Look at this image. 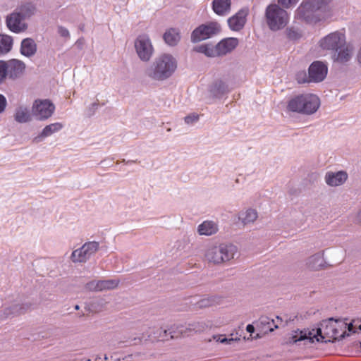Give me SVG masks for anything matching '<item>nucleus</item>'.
<instances>
[{
  "mask_svg": "<svg viewBox=\"0 0 361 361\" xmlns=\"http://www.w3.org/2000/svg\"><path fill=\"white\" fill-rule=\"evenodd\" d=\"M214 92L216 94H224L228 91L227 85L222 81L216 82L214 86Z\"/></svg>",
  "mask_w": 361,
  "mask_h": 361,
  "instance_id": "473e14b6",
  "label": "nucleus"
},
{
  "mask_svg": "<svg viewBox=\"0 0 361 361\" xmlns=\"http://www.w3.org/2000/svg\"><path fill=\"white\" fill-rule=\"evenodd\" d=\"M14 118L18 123H27L31 120V115L27 108L20 106L16 109Z\"/></svg>",
  "mask_w": 361,
  "mask_h": 361,
  "instance_id": "5701e85b",
  "label": "nucleus"
},
{
  "mask_svg": "<svg viewBox=\"0 0 361 361\" xmlns=\"http://www.w3.org/2000/svg\"><path fill=\"white\" fill-rule=\"evenodd\" d=\"M198 119L199 116L195 114H192L185 117V121L188 124L192 123L197 121Z\"/></svg>",
  "mask_w": 361,
  "mask_h": 361,
  "instance_id": "c9c22d12",
  "label": "nucleus"
},
{
  "mask_svg": "<svg viewBox=\"0 0 361 361\" xmlns=\"http://www.w3.org/2000/svg\"><path fill=\"white\" fill-rule=\"evenodd\" d=\"M25 17L20 12H14L6 18V24L13 32H20L26 30L27 25L23 21Z\"/></svg>",
  "mask_w": 361,
  "mask_h": 361,
  "instance_id": "4468645a",
  "label": "nucleus"
},
{
  "mask_svg": "<svg viewBox=\"0 0 361 361\" xmlns=\"http://www.w3.org/2000/svg\"><path fill=\"white\" fill-rule=\"evenodd\" d=\"M322 257L320 254L312 256L308 261L310 267L312 269H317L322 266Z\"/></svg>",
  "mask_w": 361,
  "mask_h": 361,
  "instance_id": "c756f323",
  "label": "nucleus"
},
{
  "mask_svg": "<svg viewBox=\"0 0 361 361\" xmlns=\"http://www.w3.org/2000/svg\"><path fill=\"white\" fill-rule=\"evenodd\" d=\"M75 309L78 310L79 309V306L78 305H75Z\"/></svg>",
  "mask_w": 361,
  "mask_h": 361,
  "instance_id": "c03bdc74",
  "label": "nucleus"
},
{
  "mask_svg": "<svg viewBox=\"0 0 361 361\" xmlns=\"http://www.w3.org/2000/svg\"><path fill=\"white\" fill-rule=\"evenodd\" d=\"M249 14L248 8H243L228 19L229 28L233 31H240L245 26Z\"/></svg>",
  "mask_w": 361,
  "mask_h": 361,
  "instance_id": "ddd939ff",
  "label": "nucleus"
},
{
  "mask_svg": "<svg viewBox=\"0 0 361 361\" xmlns=\"http://www.w3.org/2000/svg\"><path fill=\"white\" fill-rule=\"evenodd\" d=\"M7 105L6 97L0 94V114L4 111Z\"/></svg>",
  "mask_w": 361,
  "mask_h": 361,
  "instance_id": "4c0bfd02",
  "label": "nucleus"
},
{
  "mask_svg": "<svg viewBox=\"0 0 361 361\" xmlns=\"http://www.w3.org/2000/svg\"><path fill=\"white\" fill-rule=\"evenodd\" d=\"M213 301L210 298H203L197 302L199 307L203 308L212 305Z\"/></svg>",
  "mask_w": 361,
  "mask_h": 361,
  "instance_id": "72a5a7b5",
  "label": "nucleus"
},
{
  "mask_svg": "<svg viewBox=\"0 0 361 361\" xmlns=\"http://www.w3.org/2000/svg\"><path fill=\"white\" fill-rule=\"evenodd\" d=\"M25 70V64L20 60L0 61V84L6 80L7 76L13 80L20 78Z\"/></svg>",
  "mask_w": 361,
  "mask_h": 361,
  "instance_id": "0eeeda50",
  "label": "nucleus"
},
{
  "mask_svg": "<svg viewBox=\"0 0 361 361\" xmlns=\"http://www.w3.org/2000/svg\"><path fill=\"white\" fill-rule=\"evenodd\" d=\"M332 0H305L298 8L297 16L306 21H312L320 20L319 14L314 15L317 12H323L326 11L327 5Z\"/></svg>",
  "mask_w": 361,
  "mask_h": 361,
  "instance_id": "20e7f679",
  "label": "nucleus"
},
{
  "mask_svg": "<svg viewBox=\"0 0 361 361\" xmlns=\"http://www.w3.org/2000/svg\"><path fill=\"white\" fill-rule=\"evenodd\" d=\"M59 32L63 37H67L69 35V32H68V30L63 28V27H60Z\"/></svg>",
  "mask_w": 361,
  "mask_h": 361,
  "instance_id": "58836bf2",
  "label": "nucleus"
},
{
  "mask_svg": "<svg viewBox=\"0 0 361 361\" xmlns=\"http://www.w3.org/2000/svg\"><path fill=\"white\" fill-rule=\"evenodd\" d=\"M357 220L360 223H361V211L357 214Z\"/></svg>",
  "mask_w": 361,
  "mask_h": 361,
  "instance_id": "37998d69",
  "label": "nucleus"
},
{
  "mask_svg": "<svg viewBox=\"0 0 361 361\" xmlns=\"http://www.w3.org/2000/svg\"><path fill=\"white\" fill-rule=\"evenodd\" d=\"M118 280L92 281L86 284V288L91 291H102L111 290L118 286Z\"/></svg>",
  "mask_w": 361,
  "mask_h": 361,
  "instance_id": "2eb2a0df",
  "label": "nucleus"
},
{
  "mask_svg": "<svg viewBox=\"0 0 361 361\" xmlns=\"http://www.w3.org/2000/svg\"><path fill=\"white\" fill-rule=\"evenodd\" d=\"M357 59L358 63L361 65V45H360V47L359 49V51H358V53L357 55Z\"/></svg>",
  "mask_w": 361,
  "mask_h": 361,
  "instance_id": "ea45409f",
  "label": "nucleus"
},
{
  "mask_svg": "<svg viewBox=\"0 0 361 361\" xmlns=\"http://www.w3.org/2000/svg\"><path fill=\"white\" fill-rule=\"evenodd\" d=\"M135 48L139 58L143 61H148L154 52V48L147 35H140L135 41Z\"/></svg>",
  "mask_w": 361,
  "mask_h": 361,
  "instance_id": "9b49d317",
  "label": "nucleus"
},
{
  "mask_svg": "<svg viewBox=\"0 0 361 361\" xmlns=\"http://www.w3.org/2000/svg\"><path fill=\"white\" fill-rule=\"evenodd\" d=\"M238 44V39L235 37H228L221 40L216 44L218 56H224L234 50Z\"/></svg>",
  "mask_w": 361,
  "mask_h": 361,
  "instance_id": "dca6fc26",
  "label": "nucleus"
},
{
  "mask_svg": "<svg viewBox=\"0 0 361 361\" xmlns=\"http://www.w3.org/2000/svg\"><path fill=\"white\" fill-rule=\"evenodd\" d=\"M235 252L236 247L232 245H212L206 250L204 257L210 263L221 264L233 259Z\"/></svg>",
  "mask_w": 361,
  "mask_h": 361,
  "instance_id": "39448f33",
  "label": "nucleus"
},
{
  "mask_svg": "<svg viewBox=\"0 0 361 361\" xmlns=\"http://www.w3.org/2000/svg\"><path fill=\"white\" fill-rule=\"evenodd\" d=\"M37 45L30 38H26L21 42L20 53L25 56H31L35 54Z\"/></svg>",
  "mask_w": 361,
  "mask_h": 361,
  "instance_id": "412c9836",
  "label": "nucleus"
},
{
  "mask_svg": "<svg viewBox=\"0 0 361 361\" xmlns=\"http://www.w3.org/2000/svg\"><path fill=\"white\" fill-rule=\"evenodd\" d=\"M13 46V39L6 35H0V56L8 53Z\"/></svg>",
  "mask_w": 361,
  "mask_h": 361,
  "instance_id": "b1692460",
  "label": "nucleus"
},
{
  "mask_svg": "<svg viewBox=\"0 0 361 361\" xmlns=\"http://www.w3.org/2000/svg\"><path fill=\"white\" fill-rule=\"evenodd\" d=\"M320 105L319 97L313 94H302L291 97L287 103L288 111L302 114H312Z\"/></svg>",
  "mask_w": 361,
  "mask_h": 361,
  "instance_id": "7ed1b4c3",
  "label": "nucleus"
},
{
  "mask_svg": "<svg viewBox=\"0 0 361 361\" xmlns=\"http://www.w3.org/2000/svg\"><path fill=\"white\" fill-rule=\"evenodd\" d=\"M180 34L178 30L173 28L169 29L164 35V39L170 46L176 45L180 40Z\"/></svg>",
  "mask_w": 361,
  "mask_h": 361,
  "instance_id": "393cba45",
  "label": "nucleus"
},
{
  "mask_svg": "<svg viewBox=\"0 0 361 361\" xmlns=\"http://www.w3.org/2000/svg\"><path fill=\"white\" fill-rule=\"evenodd\" d=\"M193 51L197 53L204 54L208 57H216L218 56L216 45L212 44H201L196 46L193 48Z\"/></svg>",
  "mask_w": 361,
  "mask_h": 361,
  "instance_id": "4be33fe9",
  "label": "nucleus"
},
{
  "mask_svg": "<svg viewBox=\"0 0 361 361\" xmlns=\"http://www.w3.org/2000/svg\"><path fill=\"white\" fill-rule=\"evenodd\" d=\"M231 0H213L212 9L218 16H226L231 11Z\"/></svg>",
  "mask_w": 361,
  "mask_h": 361,
  "instance_id": "a211bd4d",
  "label": "nucleus"
},
{
  "mask_svg": "<svg viewBox=\"0 0 361 361\" xmlns=\"http://www.w3.org/2000/svg\"><path fill=\"white\" fill-rule=\"evenodd\" d=\"M63 128V124L61 123H54L46 126L42 130L40 136L47 137L51 135L53 133L59 131Z\"/></svg>",
  "mask_w": 361,
  "mask_h": 361,
  "instance_id": "bb28decb",
  "label": "nucleus"
},
{
  "mask_svg": "<svg viewBox=\"0 0 361 361\" xmlns=\"http://www.w3.org/2000/svg\"><path fill=\"white\" fill-rule=\"evenodd\" d=\"M220 30L221 26L217 22H210L195 29L192 32L191 38L194 42L204 40L219 32Z\"/></svg>",
  "mask_w": 361,
  "mask_h": 361,
  "instance_id": "9d476101",
  "label": "nucleus"
},
{
  "mask_svg": "<svg viewBox=\"0 0 361 361\" xmlns=\"http://www.w3.org/2000/svg\"><path fill=\"white\" fill-rule=\"evenodd\" d=\"M287 35L291 39H296L300 37V35L293 29H288L287 30Z\"/></svg>",
  "mask_w": 361,
  "mask_h": 361,
  "instance_id": "e433bc0d",
  "label": "nucleus"
},
{
  "mask_svg": "<svg viewBox=\"0 0 361 361\" xmlns=\"http://www.w3.org/2000/svg\"><path fill=\"white\" fill-rule=\"evenodd\" d=\"M84 248L86 250L89 257L93 255L99 249V243L94 241L88 242L84 244Z\"/></svg>",
  "mask_w": 361,
  "mask_h": 361,
  "instance_id": "2f4dec72",
  "label": "nucleus"
},
{
  "mask_svg": "<svg viewBox=\"0 0 361 361\" xmlns=\"http://www.w3.org/2000/svg\"><path fill=\"white\" fill-rule=\"evenodd\" d=\"M246 330L250 333H252L255 330V328L252 324H248L246 327Z\"/></svg>",
  "mask_w": 361,
  "mask_h": 361,
  "instance_id": "a19ab883",
  "label": "nucleus"
},
{
  "mask_svg": "<svg viewBox=\"0 0 361 361\" xmlns=\"http://www.w3.org/2000/svg\"><path fill=\"white\" fill-rule=\"evenodd\" d=\"M190 331H191L190 328H187L183 325L174 326L171 328V331H170L171 338H178L179 336H189L190 334L188 332Z\"/></svg>",
  "mask_w": 361,
  "mask_h": 361,
  "instance_id": "cd10ccee",
  "label": "nucleus"
},
{
  "mask_svg": "<svg viewBox=\"0 0 361 361\" xmlns=\"http://www.w3.org/2000/svg\"><path fill=\"white\" fill-rule=\"evenodd\" d=\"M177 62L171 54H164L157 57L146 71L148 77L156 80H164L169 78L176 71Z\"/></svg>",
  "mask_w": 361,
  "mask_h": 361,
  "instance_id": "f03ea898",
  "label": "nucleus"
},
{
  "mask_svg": "<svg viewBox=\"0 0 361 361\" xmlns=\"http://www.w3.org/2000/svg\"><path fill=\"white\" fill-rule=\"evenodd\" d=\"M55 110L54 104L49 99H36L32 106V113L38 120H46Z\"/></svg>",
  "mask_w": 361,
  "mask_h": 361,
  "instance_id": "1a4fd4ad",
  "label": "nucleus"
},
{
  "mask_svg": "<svg viewBox=\"0 0 361 361\" xmlns=\"http://www.w3.org/2000/svg\"><path fill=\"white\" fill-rule=\"evenodd\" d=\"M328 72L327 66L321 61L313 62L309 68V81L319 82L322 81Z\"/></svg>",
  "mask_w": 361,
  "mask_h": 361,
  "instance_id": "f8f14e48",
  "label": "nucleus"
},
{
  "mask_svg": "<svg viewBox=\"0 0 361 361\" xmlns=\"http://www.w3.org/2000/svg\"><path fill=\"white\" fill-rule=\"evenodd\" d=\"M347 178V173L342 171L337 173L328 172L325 176L326 183L330 186L341 185L345 182Z\"/></svg>",
  "mask_w": 361,
  "mask_h": 361,
  "instance_id": "f3484780",
  "label": "nucleus"
},
{
  "mask_svg": "<svg viewBox=\"0 0 361 361\" xmlns=\"http://www.w3.org/2000/svg\"><path fill=\"white\" fill-rule=\"evenodd\" d=\"M35 6L30 3L22 5L20 8V13L23 16V17H27L31 16L35 11Z\"/></svg>",
  "mask_w": 361,
  "mask_h": 361,
  "instance_id": "7c9ffc66",
  "label": "nucleus"
},
{
  "mask_svg": "<svg viewBox=\"0 0 361 361\" xmlns=\"http://www.w3.org/2000/svg\"><path fill=\"white\" fill-rule=\"evenodd\" d=\"M90 258L84 245L78 250H74L71 254V259L73 262H85Z\"/></svg>",
  "mask_w": 361,
  "mask_h": 361,
  "instance_id": "a878e982",
  "label": "nucleus"
},
{
  "mask_svg": "<svg viewBox=\"0 0 361 361\" xmlns=\"http://www.w3.org/2000/svg\"><path fill=\"white\" fill-rule=\"evenodd\" d=\"M347 329L350 332H355L352 324L339 319H329L323 321L320 327L311 331H295L287 338V343H295L298 341L308 340L313 343L314 339L318 342H333L345 337Z\"/></svg>",
  "mask_w": 361,
  "mask_h": 361,
  "instance_id": "f257e3e1",
  "label": "nucleus"
},
{
  "mask_svg": "<svg viewBox=\"0 0 361 361\" xmlns=\"http://www.w3.org/2000/svg\"><path fill=\"white\" fill-rule=\"evenodd\" d=\"M233 339L228 340L227 338H224L221 341V343H228V341H232Z\"/></svg>",
  "mask_w": 361,
  "mask_h": 361,
  "instance_id": "79ce46f5",
  "label": "nucleus"
},
{
  "mask_svg": "<svg viewBox=\"0 0 361 361\" xmlns=\"http://www.w3.org/2000/svg\"><path fill=\"white\" fill-rule=\"evenodd\" d=\"M345 35L343 32H333L319 41V46L322 49L337 51L345 45Z\"/></svg>",
  "mask_w": 361,
  "mask_h": 361,
  "instance_id": "6e6552de",
  "label": "nucleus"
},
{
  "mask_svg": "<svg viewBox=\"0 0 361 361\" xmlns=\"http://www.w3.org/2000/svg\"><path fill=\"white\" fill-rule=\"evenodd\" d=\"M265 16L269 27L274 31L283 28L289 21L287 11L275 4L267 7Z\"/></svg>",
  "mask_w": 361,
  "mask_h": 361,
  "instance_id": "423d86ee",
  "label": "nucleus"
},
{
  "mask_svg": "<svg viewBox=\"0 0 361 361\" xmlns=\"http://www.w3.org/2000/svg\"><path fill=\"white\" fill-rule=\"evenodd\" d=\"M200 235H211L218 231V226L212 221H204L198 226Z\"/></svg>",
  "mask_w": 361,
  "mask_h": 361,
  "instance_id": "aec40b11",
  "label": "nucleus"
},
{
  "mask_svg": "<svg viewBox=\"0 0 361 361\" xmlns=\"http://www.w3.org/2000/svg\"><path fill=\"white\" fill-rule=\"evenodd\" d=\"M358 329L361 330V324L358 326Z\"/></svg>",
  "mask_w": 361,
  "mask_h": 361,
  "instance_id": "a18cd8bd",
  "label": "nucleus"
},
{
  "mask_svg": "<svg viewBox=\"0 0 361 361\" xmlns=\"http://www.w3.org/2000/svg\"><path fill=\"white\" fill-rule=\"evenodd\" d=\"M257 218V213L254 209H247L245 212H242L239 216V219L242 221L244 224L254 222Z\"/></svg>",
  "mask_w": 361,
  "mask_h": 361,
  "instance_id": "c85d7f7f",
  "label": "nucleus"
},
{
  "mask_svg": "<svg viewBox=\"0 0 361 361\" xmlns=\"http://www.w3.org/2000/svg\"><path fill=\"white\" fill-rule=\"evenodd\" d=\"M299 0H278L279 4L284 8H290V6L296 4Z\"/></svg>",
  "mask_w": 361,
  "mask_h": 361,
  "instance_id": "f704fd0d",
  "label": "nucleus"
},
{
  "mask_svg": "<svg viewBox=\"0 0 361 361\" xmlns=\"http://www.w3.org/2000/svg\"><path fill=\"white\" fill-rule=\"evenodd\" d=\"M353 47L345 43V45L343 46L341 49H339L337 51V54H335L334 56V59L335 61H337L341 63H345L348 62L352 56Z\"/></svg>",
  "mask_w": 361,
  "mask_h": 361,
  "instance_id": "6ab92c4d",
  "label": "nucleus"
}]
</instances>
